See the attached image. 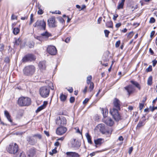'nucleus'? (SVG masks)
Returning <instances> with one entry per match:
<instances>
[{
    "instance_id": "1",
    "label": "nucleus",
    "mask_w": 157,
    "mask_h": 157,
    "mask_svg": "<svg viewBox=\"0 0 157 157\" xmlns=\"http://www.w3.org/2000/svg\"><path fill=\"white\" fill-rule=\"evenodd\" d=\"M17 103L21 107L28 106L31 105V100L29 98L22 96L18 99Z\"/></svg>"
},
{
    "instance_id": "2",
    "label": "nucleus",
    "mask_w": 157,
    "mask_h": 157,
    "mask_svg": "<svg viewBox=\"0 0 157 157\" xmlns=\"http://www.w3.org/2000/svg\"><path fill=\"white\" fill-rule=\"evenodd\" d=\"M36 70L35 67L32 65L26 66L23 69L24 74L28 76H32L35 73Z\"/></svg>"
},
{
    "instance_id": "3",
    "label": "nucleus",
    "mask_w": 157,
    "mask_h": 157,
    "mask_svg": "<svg viewBox=\"0 0 157 157\" xmlns=\"http://www.w3.org/2000/svg\"><path fill=\"white\" fill-rule=\"evenodd\" d=\"M18 151V147L16 143H12L10 144L7 148L8 152L11 154H16Z\"/></svg>"
},
{
    "instance_id": "4",
    "label": "nucleus",
    "mask_w": 157,
    "mask_h": 157,
    "mask_svg": "<svg viewBox=\"0 0 157 157\" xmlns=\"http://www.w3.org/2000/svg\"><path fill=\"white\" fill-rule=\"evenodd\" d=\"M39 92L41 96L43 98L47 97L50 93V90L48 87L43 86L40 88Z\"/></svg>"
},
{
    "instance_id": "5",
    "label": "nucleus",
    "mask_w": 157,
    "mask_h": 157,
    "mask_svg": "<svg viewBox=\"0 0 157 157\" xmlns=\"http://www.w3.org/2000/svg\"><path fill=\"white\" fill-rule=\"evenodd\" d=\"M118 109L114 108L111 109L110 111V113L116 121H118L121 119V116L119 113Z\"/></svg>"
},
{
    "instance_id": "6",
    "label": "nucleus",
    "mask_w": 157,
    "mask_h": 157,
    "mask_svg": "<svg viewBox=\"0 0 157 157\" xmlns=\"http://www.w3.org/2000/svg\"><path fill=\"white\" fill-rule=\"evenodd\" d=\"M46 23L44 20H37L33 25L34 27L41 29L44 30L46 29Z\"/></svg>"
},
{
    "instance_id": "7",
    "label": "nucleus",
    "mask_w": 157,
    "mask_h": 157,
    "mask_svg": "<svg viewBox=\"0 0 157 157\" xmlns=\"http://www.w3.org/2000/svg\"><path fill=\"white\" fill-rule=\"evenodd\" d=\"M56 123L60 126L63 127L66 125L67 120L66 118L63 117H62L61 118L60 117H59L56 119Z\"/></svg>"
},
{
    "instance_id": "8",
    "label": "nucleus",
    "mask_w": 157,
    "mask_h": 157,
    "mask_svg": "<svg viewBox=\"0 0 157 157\" xmlns=\"http://www.w3.org/2000/svg\"><path fill=\"white\" fill-rule=\"evenodd\" d=\"M47 51L49 54L52 55H55L57 53L56 48L53 46H48L47 49Z\"/></svg>"
},
{
    "instance_id": "9",
    "label": "nucleus",
    "mask_w": 157,
    "mask_h": 157,
    "mask_svg": "<svg viewBox=\"0 0 157 157\" xmlns=\"http://www.w3.org/2000/svg\"><path fill=\"white\" fill-rule=\"evenodd\" d=\"M49 26L51 27L54 28L56 27L55 17H51L48 21Z\"/></svg>"
},
{
    "instance_id": "10",
    "label": "nucleus",
    "mask_w": 157,
    "mask_h": 157,
    "mask_svg": "<svg viewBox=\"0 0 157 157\" xmlns=\"http://www.w3.org/2000/svg\"><path fill=\"white\" fill-rule=\"evenodd\" d=\"M67 130L66 127L61 126L57 129L56 133L59 135H62L66 132Z\"/></svg>"
},
{
    "instance_id": "11",
    "label": "nucleus",
    "mask_w": 157,
    "mask_h": 157,
    "mask_svg": "<svg viewBox=\"0 0 157 157\" xmlns=\"http://www.w3.org/2000/svg\"><path fill=\"white\" fill-rule=\"evenodd\" d=\"M124 89L127 90L129 96L133 93L135 90V87L131 85L126 86Z\"/></svg>"
},
{
    "instance_id": "12",
    "label": "nucleus",
    "mask_w": 157,
    "mask_h": 157,
    "mask_svg": "<svg viewBox=\"0 0 157 157\" xmlns=\"http://www.w3.org/2000/svg\"><path fill=\"white\" fill-rule=\"evenodd\" d=\"M35 58L33 54H29L27 55L23 58V60L24 62L31 61L34 60Z\"/></svg>"
},
{
    "instance_id": "13",
    "label": "nucleus",
    "mask_w": 157,
    "mask_h": 157,
    "mask_svg": "<svg viewBox=\"0 0 157 157\" xmlns=\"http://www.w3.org/2000/svg\"><path fill=\"white\" fill-rule=\"evenodd\" d=\"M103 121L107 125L112 126L113 124V122L112 119L108 117H105L103 119Z\"/></svg>"
},
{
    "instance_id": "14",
    "label": "nucleus",
    "mask_w": 157,
    "mask_h": 157,
    "mask_svg": "<svg viewBox=\"0 0 157 157\" xmlns=\"http://www.w3.org/2000/svg\"><path fill=\"white\" fill-rule=\"evenodd\" d=\"M36 150L34 148L30 149L27 151L28 155L29 157H33L36 154Z\"/></svg>"
},
{
    "instance_id": "15",
    "label": "nucleus",
    "mask_w": 157,
    "mask_h": 157,
    "mask_svg": "<svg viewBox=\"0 0 157 157\" xmlns=\"http://www.w3.org/2000/svg\"><path fill=\"white\" fill-rule=\"evenodd\" d=\"M27 140L29 142V144L32 145L35 144L37 142V140L36 138H32L30 136L27 137Z\"/></svg>"
},
{
    "instance_id": "16",
    "label": "nucleus",
    "mask_w": 157,
    "mask_h": 157,
    "mask_svg": "<svg viewBox=\"0 0 157 157\" xmlns=\"http://www.w3.org/2000/svg\"><path fill=\"white\" fill-rule=\"evenodd\" d=\"M66 154L67 157H79L80 155L77 153L73 152H67Z\"/></svg>"
},
{
    "instance_id": "17",
    "label": "nucleus",
    "mask_w": 157,
    "mask_h": 157,
    "mask_svg": "<svg viewBox=\"0 0 157 157\" xmlns=\"http://www.w3.org/2000/svg\"><path fill=\"white\" fill-rule=\"evenodd\" d=\"M42 37H43V40H47L48 37L50 36H51V34L50 33H49L47 31H46L45 32H44L41 34Z\"/></svg>"
},
{
    "instance_id": "18",
    "label": "nucleus",
    "mask_w": 157,
    "mask_h": 157,
    "mask_svg": "<svg viewBox=\"0 0 157 157\" xmlns=\"http://www.w3.org/2000/svg\"><path fill=\"white\" fill-rule=\"evenodd\" d=\"M38 66L41 70H45L46 68L45 62V61L40 62L39 63Z\"/></svg>"
},
{
    "instance_id": "19",
    "label": "nucleus",
    "mask_w": 157,
    "mask_h": 157,
    "mask_svg": "<svg viewBox=\"0 0 157 157\" xmlns=\"http://www.w3.org/2000/svg\"><path fill=\"white\" fill-rule=\"evenodd\" d=\"M113 104L114 107L119 110L120 109V101L117 98H115L113 101Z\"/></svg>"
},
{
    "instance_id": "20",
    "label": "nucleus",
    "mask_w": 157,
    "mask_h": 157,
    "mask_svg": "<svg viewBox=\"0 0 157 157\" xmlns=\"http://www.w3.org/2000/svg\"><path fill=\"white\" fill-rule=\"evenodd\" d=\"M4 114L7 120L12 124L13 125H15L12 122V120L11 118V116L10 115L9 112L7 111L6 110L4 111Z\"/></svg>"
},
{
    "instance_id": "21",
    "label": "nucleus",
    "mask_w": 157,
    "mask_h": 157,
    "mask_svg": "<svg viewBox=\"0 0 157 157\" xmlns=\"http://www.w3.org/2000/svg\"><path fill=\"white\" fill-rule=\"evenodd\" d=\"M145 121V120L142 121H139L136 127V128L137 129H139L140 128L144 125L145 124L144 122Z\"/></svg>"
},
{
    "instance_id": "22",
    "label": "nucleus",
    "mask_w": 157,
    "mask_h": 157,
    "mask_svg": "<svg viewBox=\"0 0 157 157\" xmlns=\"http://www.w3.org/2000/svg\"><path fill=\"white\" fill-rule=\"evenodd\" d=\"M47 104V102L44 101V104L39 107L36 111V112H38L42 109H44L46 107Z\"/></svg>"
},
{
    "instance_id": "23",
    "label": "nucleus",
    "mask_w": 157,
    "mask_h": 157,
    "mask_svg": "<svg viewBox=\"0 0 157 157\" xmlns=\"http://www.w3.org/2000/svg\"><path fill=\"white\" fill-rule=\"evenodd\" d=\"M102 113L103 114L104 117H107V114L108 113V110L106 108H101Z\"/></svg>"
},
{
    "instance_id": "24",
    "label": "nucleus",
    "mask_w": 157,
    "mask_h": 157,
    "mask_svg": "<svg viewBox=\"0 0 157 157\" xmlns=\"http://www.w3.org/2000/svg\"><path fill=\"white\" fill-rule=\"evenodd\" d=\"M67 96L63 94V93L61 94L60 96V101L62 102H64L66 100Z\"/></svg>"
},
{
    "instance_id": "25",
    "label": "nucleus",
    "mask_w": 157,
    "mask_h": 157,
    "mask_svg": "<svg viewBox=\"0 0 157 157\" xmlns=\"http://www.w3.org/2000/svg\"><path fill=\"white\" fill-rule=\"evenodd\" d=\"M14 157H26V155L23 152H18L16 153Z\"/></svg>"
},
{
    "instance_id": "26",
    "label": "nucleus",
    "mask_w": 157,
    "mask_h": 157,
    "mask_svg": "<svg viewBox=\"0 0 157 157\" xmlns=\"http://www.w3.org/2000/svg\"><path fill=\"white\" fill-rule=\"evenodd\" d=\"M98 128L102 133H105L104 131L105 129V125L103 124H99L98 125Z\"/></svg>"
},
{
    "instance_id": "27",
    "label": "nucleus",
    "mask_w": 157,
    "mask_h": 157,
    "mask_svg": "<svg viewBox=\"0 0 157 157\" xmlns=\"http://www.w3.org/2000/svg\"><path fill=\"white\" fill-rule=\"evenodd\" d=\"M130 82L133 85L138 88L139 90L140 89V86L139 84L137 82L133 80L131 81Z\"/></svg>"
},
{
    "instance_id": "28",
    "label": "nucleus",
    "mask_w": 157,
    "mask_h": 157,
    "mask_svg": "<svg viewBox=\"0 0 157 157\" xmlns=\"http://www.w3.org/2000/svg\"><path fill=\"white\" fill-rule=\"evenodd\" d=\"M106 26L108 28H113V24L112 21L111 20L108 21L106 23Z\"/></svg>"
},
{
    "instance_id": "29",
    "label": "nucleus",
    "mask_w": 157,
    "mask_h": 157,
    "mask_svg": "<svg viewBox=\"0 0 157 157\" xmlns=\"http://www.w3.org/2000/svg\"><path fill=\"white\" fill-rule=\"evenodd\" d=\"M86 137L87 140L88 142V143L90 144H91L92 143V142L91 140V137L90 135L88 133H86Z\"/></svg>"
},
{
    "instance_id": "30",
    "label": "nucleus",
    "mask_w": 157,
    "mask_h": 157,
    "mask_svg": "<svg viewBox=\"0 0 157 157\" xmlns=\"http://www.w3.org/2000/svg\"><path fill=\"white\" fill-rule=\"evenodd\" d=\"M152 76H150L147 79V84L148 85L151 86L152 84Z\"/></svg>"
},
{
    "instance_id": "31",
    "label": "nucleus",
    "mask_w": 157,
    "mask_h": 157,
    "mask_svg": "<svg viewBox=\"0 0 157 157\" xmlns=\"http://www.w3.org/2000/svg\"><path fill=\"white\" fill-rule=\"evenodd\" d=\"M102 140L101 139H98L94 140V143L96 145H101L102 142Z\"/></svg>"
},
{
    "instance_id": "32",
    "label": "nucleus",
    "mask_w": 157,
    "mask_h": 157,
    "mask_svg": "<svg viewBox=\"0 0 157 157\" xmlns=\"http://www.w3.org/2000/svg\"><path fill=\"white\" fill-rule=\"evenodd\" d=\"M20 31L19 29L17 28H15L13 29V33L14 35H17L18 34Z\"/></svg>"
},
{
    "instance_id": "33",
    "label": "nucleus",
    "mask_w": 157,
    "mask_h": 157,
    "mask_svg": "<svg viewBox=\"0 0 157 157\" xmlns=\"http://www.w3.org/2000/svg\"><path fill=\"white\" fill-rule=\"evenodd\" d=\"M75 140H74V142L72 144V146L75 147H79L80 145L79 144V143L78 142H75Z\"/></svg>"
},
{
    "instance_id": "34",
    "label": "nucleus",
    "mask_w": 157,
    "mask_h": 157,
    "mask_svg": "<svg viewBox=\"0 0 157 157\" xmlns=\"http://www.w3.org/2000/svg\"><path fill=\"white\" fill-rule=\"evenodd\" d=\"M33 137L37 138L39 139H41L42 138V136L40 134H36L33 135Z\"/></svg>"
},
{
    "instance_id": "35",
    "label": "nucleus",
    "mask_w": 157,
    "mask_h": 157,
    "mask_svg": "<svg viewBox=\"0 0 157 157\" xmlns=\"http://www.w3.org/2000/svg\"><path fill=\"white\" fill-rule=\"evenodd\" d=\"M56 152V148H55L52 149L51 151L49 152V153L50 155H52L53 154H55Z\"/></svg>"
},
{
    "instance_id": "36",
    "label": "nucleus",
    "mask_w": 157,
    "mask_h": 157,
    "mask_svg": "<svg viewBox=\"0 0 157 157\" xmlns=\"http://www.w3.org/2000/svg\"><path fill=\"white\" fill-rule=\"evenodd\" d=\"M94 88V84L93 82H91L89 87V90L91 91Z\"/></svg>"
},
{
    "instance_id": "37",
    "label": "nucleus",
    "mask_w": 157,
    "mask_h": 157,
    "mask_svg": "<svg viewBox=\"0 0 157 157\" xmlns=\"http://www.w3.org/2000/svg\"><path fill=\"white\" fill-rule=\"evenodd\" d=\"M34 37L35 39L40 41L43 40V37H42L41 36H35Z\"/></svg>"
},
{
    "instance_id": "38",
    "label": "nucleus",
    "mask_w": 157,
    "mask_h": 157,
    "mask_svg": "<svg viewBox=\"0 0 157 157\" xmlns=\"http://www.w3.org/2000/svg\"><path fill=\"white\" fill-rule=\"evenodd\" d=\"M105 133H103V134H111L112 132V131L110 130H106L105 129L104 131Z\"/></svg>"
},
{
    "instance_id": "39",
    "label": "nucleus",
    "mask_w": 157,
    "mask_h": 157,
    "mask_svg": "<svg viewBox=\"0 0 157 157\" xmlns=\"http://www.w3.org/2000/svg\"><path fill=\"white\" fill-rule=\"evenodd\" d=\"M124 4L121 3H119L118 5L117 6V8L118 9H121L123 7Z\"/></svg>"
},
{
    "instance_id": "40",
    "label": "nucleus",
    "mask_w": 157,
    "mask_h": 157,
    "mask_svg": "<svg viewBox=\"0 0 157 157\" xmlns=\"http://www.w3.org/2000/svg\"><path fill=\"white\" fill-rule=\"evenodd\" d=\"M20 42L21 40L20 39L18 38L16 40L15 43V44L18 45L20 44Z\"/></svg>"
},
{
    "instance_id": "41",
    "label": "nucleus",
    "mask_w": 157,
    "mask_h": 157,
    "mask_svg": "<svg viewBox=\"0 0 157 157\" xmlns=\"http://www.w3.org/2000/svg\"><path fill=\"white\" fill-rule=\"evenodd\" d=\"M105 34V36L106 37H108L109 33H110V32L108 30H105L104 31Z\"/></svg>"
},
{
    "instance_id": "42",
    "label": "nucleus",
    "mask_w": 157,
    "mask_h": 157,
    "mask_svg": "<svg viewBox=\"0 0 157 157\" xmlns=\"http://www.w3.org/2000/svg\"><path fill=\"white\" fill-rule=\"evenodd\" d=\"M58 20H59V22L60 23H61L62 24H63V23H64L65 21L63 19V18H62V17H60L58 19Z\"/></svg>"
},
{
    "instance_id": "43",
    "label": "nucleus",
    "mask_w": 157,
    "mask_h": 157,
    "mask_svg": "<svg viewBox=\"0 0 157 157\" xmlns=\"http://www.w3.org/2000/svg\"><path fill=\"white\" fill-rule=\"evenodd\" d=\"M155 21V19L153 17H151L150 18L149 22L150 23H153Z\"/></svg>"
},
{
    "instance_id": "44",
    "label": "nucleus",
    "mask_w": 157,
    "mask_h": 157,
    "mask_svg": "<svg viewBox=\"0 0 157 157\" xmlns=\"http://www.w3.org/2000/svg\"><path fill=\"white\" fill-rule=\"evenodd\" d=\"M75 101V98L73 97H71L70 98V102L71 103H73Z\"/></svg>"
},
{
    "instance_id": "45",
    "label": "nucleus",
    "mask_w": 157,
    "mask_h": 157,
    "mask_svg": "<svg viewBox=\"0 0 157 157\" xmlns=\"http://www.w3.org/2000/svg\"><path fill=\"white\" fill-rule=\"evenodd\" d=\"M39 10L38 11V13L39 14H42L43 13V12L42 10L40 8V7H38Z\"/></svg>"
},
{
    "instance_id": "46",
    "label": "nucleus",
    "mask_w": 157,
    "mask_h": 157,
    "mask_svg": "<svg viewBox=\"0 0 157 157\" xmlns=\"http://www.w3.org/2000/svg\"><path fill=\"white\" fill-rule=\"evenodd\" d=\"M121 43V42L120 40H118L116 42L115 44V47L116 48H118L119 47L120 44Z\"/></svg>"
},
{
    "instance_id": "47",
    "label": "nucleus",
    "mask_w": 157,
    "mask_h": 157,
    "mask_svg": "<svg viewBox=\"0 0 157 157\" xmlns=\"http://www.w3.org/2000/svg\"><path fill=\"white\" fill-rule=\"evenodd\" d=\"M75 130H76V132L80 133L81 134H82V132H81L80 131L78 127H76L75 128Z\"/></svg>"
},
{
    "instance_id": "48",
    "label": "nucleus",
    "mask_w": 157,
    "mask_h": 157,
    "mask_svg": "<svg viewBox=\"0 0 157 157\" xmlns=\"http://www.w3.org/2000/svg\"><path fill=\"white\" fill-rule=\"evenodd\" d=\"M144 106V103H140L139 105V108L140 110H141L143 108Z\"/></svg>"
},
{
    "instance_id": "49",
    "label": "nucleus",
    "mask_w": 157,
    "mask_h": 157,
    "mask_svg": "<svg viewBox=\"0 0 157 157\" xmlns=\"http://www.w3.org/2000/svg\"><path fill=\"white\" fill-rule=\"evenodd\" d=\"M118 17V15L117 14H115L113 15V19L114 21H115L116 20L117 18Z\"/></svg>"
},
{
    "instance_id": "50",
    "label": "nucleus",
    "mask_w": 157,
    "mask_h": 157,
    "mask_svg": "<svg viewBox=\"0 0 157 157\" xmlns=\"http://www.w3.org/2000/svg\"><path fill=\"white\" fill-rule=\"evenodd\" d=\"M92 78V76L91 75H90L89 76H88L87 78V80L86 81H91Z\"/></svg>"
},
{
    "instance_id": "51",
    "label": "nucleus",
    "mask_w": 157,
    "mask_h": 157,
    "mask_svg": "<svg viewBox=\"0 0 157 157\" xmlns=\"http://www.w3.org/2000/svg\"><path fill=\"white\" fill-rule=\"evenodd\" d=\"M152 70V67L151 66H149L146 69L148 72Z\"/></svg>"
},
{
    "instance_id": "52",
    "label": "nucleus",
    "mask_w": 157,
    "mask_h": 157,
    "mask_svg": "<svg viewBox=\"0 0 157 157\" xmlns=\"http://www.w3.org/2000/svg\"><path fill=\"white\" fill-rule=\"evenodd\" d=\"M89 98H86L85 100L83 101V103L84 104H86L89 101Z\"/></svg>"
},
{
    "instance_id": "53",
    "label": "nucleus",
    "mask_w": 157,
    "mask_h": 157,
    "mask_svg": "<svg viewBox=\"0 0 157 157\" xmlns=\"http://www.w3.org/2000/svg\"><path fill=\"white\" fill-rule=\"evenodd\" d=\"M157 63V61L155 60H154L152 61L153 66L155 67Z\"/></svg>"
},
{
    "instance_id": "54",
    "label": "nucleus",
    "mask_w": 157,
    "mask_h": 157,
    "mask_svg": "<svg viewBox=\"0 0 157 157\" xmlns=\"http://www.w3.org/2000/svg\"><path fill=\"white\" fill-rule=\"evenodd\" d=\"M102 17H100L99 18L98 20V24H100L101 23V22L102 20Z\"/></svg>"
},
{
    "instance_id": "55",
    "label": "nucleus",
    "mask_w": 157,
    "mask_h": 157,
    "mask_svg": "<svg viewBox=\"0 0 157 157\" xmlns=\"http://www.w3.org/2000/svg\"><path fill=\"white\" fill-rule=\"evenodd\" d=\"M133 35V32H130L128 35V36L129 37H131Z\"/></svg>"
},
{
    "instance_id": "56",
    "label": "nucleus",
    "mask_w": 157,
    "mask_h": 157,
    "mask_svg": "<svg viewBox=\"0 0 157 157\" xmlns=\"http://www.w3.org/2000/svg\"><path fill=\"white\" fill-rule=\"evenodd\" d=\"M67 90L70 93H71L73 91V89L72 87H70L69 89H67Z\"/></svg>"
},
{
    "instance_id": "57",
    "label": "nucleus",
    "mask_w": 157,
    "mask_h": 157,
    "mask_svg": "<svg viewBox=\"0 0 157 157\" xmlns=\"http://www.w3.org/2000/svg\"><path fill=\"white\" fill-rule=\"evenodd\" d=\"M4 49V46L2 44H0V51H2Z\"/></svg>"
},
{
    "instance_id": "58",
    "label": "nucleus",
    "mask_w": 157,
    "mask_h": 157,
    "mask_svg": "<svg viewBox=\"0 0 157 157\" xmlns=\"http://www.w3.org/2000/svg\"><path fill=\"white\" fill-rule=\"evenodd\" d=\"M71 37H67L66 39H65V41L67 43H68L69 42L70 39Z\"/></svg>"
},
{
    "instance_id": "59",
    "label": "nucleus",
    "mask_w": 157,
    "mask_h": 157,
    "mask_svg": "<svg viewBox=\"0 0 157 157\" xmlns=\"http://www.w3.org/2000/svg\"><path fill=\"white\" fill-rule=\"evenodd\" d=\"M34 44L33 43H30L29 44V48H32L34 46Z\"/></svg>"
},
{
    "instance_id": "60",
    "label": "nucleus",
    "mask_w": 157,
    "mask_h": 157,
    "mask_svg": "<svg viewBox=\"0 0 157 157\" xmlns=\"http://www.w3.org/2000/svg\"><path fill=\"white\" fill-rule=\"evenodd\" d=\"M132 150H133V147H131L129 148V150L128 152L129 154H131V153L132 152Z\"/></svg>"
},
{
    "instance_id": "61",
    "label": "nucleus",
    "mask_w": 157,
    "mask_h": 157,
    "mask_svg": "<svg viewBox=\"0 0 157 157\" xmlns=\"http://www.w3.org/2000/svg\"><path fill=\"white\" fill-rule=\"evenodd\" d=\"M121 25V24L120 23H117L115 25V26L117 28H119Z\"/></svg>"
},
{
    "instance_id": "62",
    "label": "nucleus",
    "mask_w": 157,
    "mask_h": 157,
    "mask_svg": "<svg viewBox=\"0 0 157 157\" xmlns=\"http://www.w3.org/2000/svg\"><path fill=\"white\" fill-rule=\"evenodd\" d=\"M155 33V31H152L150 34V37L152 38L154 35V34Z\"/></svg>"
},
{
    "instance_id": "63",
    "label": "nucleus",
    "mask_w": 157,
    "mask_h": 157,
    "mask_svg": "<svg viewBox=\"0 0 157 157\" xmlns=\"http://www.w3.org/2000/svg\"><path fill=\"white\" fill-rule=\"evenodd\" d=\"M5 62L6 63H8L9 62V59L8 57H6L5 59Z\"/></svg>"
},
{
    "instance_id": "64",
    "label": "nucleus",
    "mask_w": 157,
    "mask_h": 157,
    "mask_svg": "<svg viewBox=\"0 0 157 157\" xmlns=\"http://www.w3.org/2000/svg\"><path fill=\"white\" fill-rule=\"evenodd\" d=\"M11 19L12 20H14L15 19H17V17L14 15L13 14L11 17Z\"/></svg>"
}]
</instances>
